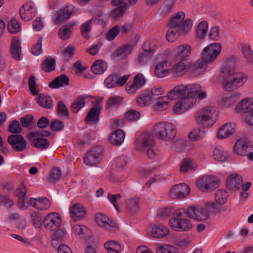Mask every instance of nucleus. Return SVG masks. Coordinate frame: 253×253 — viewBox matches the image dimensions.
<instances>
[{
	"label": "nucleus",
	"mask_w": 253,
	"mask_h": 253,
	"mask_svg": "<svg viewBox=\"0 0 253 253\" xmlns=\"http://www.w3.org/2000/svg\"><path fill=\"white\" fill-rule=\"evenodd\" d=\"M235 61V57L229 58L221 69L223 87L227 90L239 87L247 81V78L244 74L236 72Z\"/></svg>",
	"instance_id": "nucleus-3"
},
{
	"label": "nucleus",
	"mask_w": 253,
	"mask_h": 253,
	"mask_svg": "<svg viewBox=\"0 0 253 253\" xmlns=\"http://www.w3.org/2000/svg\"><path fill=\"white\" fill-rule=\"evenodd\" d=\"M176 248L172 246L165 245L157 248V253H175Z\"/></svg>",
	"instance_id": "nucleus-64"
},
{
	"label": "nucleus",
	"mask_w": 253,
	"mask_h": 253,
	"mask_svg": "<svg viewBox=\"0 0 253 253\" xmlns=\"http://www.w3.org/2000/svg\"><path fill=\"white\" fill-rule=\"evenodd\" d=\"M218 112L213 105L205 106L195 112L194 119L197 124L204 127H210L218 119Z\"/></svg>",
	"instance_id": "nucleus-4"
},
{
	"label": "nucleus",
	"mask_w": 253,
	"mask_h": 253,
	"mask_svg": "<svg viewBox=\"0 0 253 253\" xmlns=\"http://www.w3.org/2000/svg\"><path fill=\"white\" fill-rule=\"evenodd\" d=\"M235 61V57L229 58L221 69L223 87L227 90L239 87L247 81V78L244 74L236 72Z\"/></svg>",
	"instance_id": "nucleus-2"
},
{
	"label": "nucleus",
	"mask_w": 253,
	"mask_h": 253,
	"mask_svg": "<svg viewBox=\"0 0 253 253\" xmlns=\"http://www.w3.org/2000/svg\"><path fill=\"white\" fill-rule=\"evenodd\" d=\"M120 32V28L119 26L116 25L112 28L106 35L107 40L112 41L114 40Z\"/></svg>",
	"instance_id": "nucleus-63"
},
{
	"label": "nucleus",
	"mask_w": 253,
	"mask_h": 253,
	"mask_svg": "<svg viewBox=\"0 0 253 253\" xmlns=\"http://www.w3.org/2000/svg\"><path fill=\"white\" fill-rule=\"evenodd\" d=\"M32 145L39 149L43 150L48 147L49 142L45 138H35L32 141Z\"/></svg>",
	"instance_id": "nucleus-53"
},
{
	"label": "nucleus",
	"mask_w": 253,
	"mask_h": 253,
	"mask_svg": "<svg viewBox=\"0 0 253 253\" xmlns=\"http://www.w3.org/2000/svg\"><path fill=\"white\" fill-rule=\"evenodd\" d=\"M169 100L168 93L167 96H160L157 98L155 101L154 109L158 111H163L166 109L169 106Z\"/></svg>",
	"instance_id": "nucleus-37"
},
{
	"label": "nucleus",
	"mask_w": 253,
	"mask_h": 253,
	"mask_svg": "<svg viewBox=\"0 0 253 253\" xmlns=\"http://www.w3.org/2000/svg\"><path fill=\"white\" fill-rule=\"evenodd\" d=\"M213 158L215 160L219 162H224L227 160L228 154L223 148L218 146L216 147L213 153Z\"/></svg>",
	"instance_id": "nucleus-45"
},
{
	"label": "nucleus",
	"mask_w": 253,
	"mask_h": 253,
	"mask_svg": "<svg viewBox=\"0 0 253 253\" xmlns=\"http://www.w3.org/2000/svg\"><path fill=\"white\" fill-rule=\"evenodd\" d=\"M103 155V150L101 146H94L86 153L84 163L88 166H95L99 163Z\"/></svg>",
	"instance_id": "nucleus-9"
},
{
	"label": "nucleus",
	"mask_w": 253,
	"mask_h": 253,
	"mask_svg": "<svg viewBox=\"0 0 253 253\" xmlns=\"http://www.w3.org/2000/svg\"><path fill=\"white\" fill-rule=\"evenodd\" d=\"M234 150L236 154L241 156H246L248 152L252 150V149L246 139L241 138L235 143Z\"/></svg>",
	"instance_id": "nucleus-20"
},
{
	"label": "nucleus",
	"mask_w": 253,
	"mask_h": 253,
	"mask_svg": "<svg viewBox=\"0 0 253 253\" xmlns=\"http://www.w3.org/2000/svg\"><path fill=\"white\" fill-rule=\"evenodd\" d=\"M51 231L53 232L52 240L53 246L57 245L58 242L62 241L66 237V231L61 227L58 229Z\"/></svg>",
	"instance_id": "nucleus-38"
},
{
	"label": "nucleus",
	"mask_w": 253,
	"mask_h": 253,
	"mask_svg": "<svg viewBox=\"0 0 253 253\" xmlns=\"http://www.w3.org/2000/svg\"><path fill=\"white\" fill-rule=\"evenodd\" d=\"M21 26L19 22L14 19H11L8 23L7 25V29L9 33L11 34H15L20 31Z\"/></svg>",
	"instance_id": "nucleus-58"
},
{
	"label": "nucleus",
	"mask_w": 253,
	"mask_h": 253,
	"mask_svg": "<svg viewBox=\"0 0 253 253\" xmlns=\"http://www.w3.org/2000/svg\"><path fill=\"white\" fill-rule=\"evenodd\" d=\"M92 19H90L84 23L81 27V31L83 36L86 39L90 38L89 33L91 30V25Z\"/></svg>",
	"instance_id": "nucleus-60"
},
{
	"label": "nucleus",
	"mask_w": 253,
	"mask_h": 253,
	"mask_svg": "<svg viewBox=\"0 0 253 253\" xmlns=\"http://www.w3.org/2000/svg\"><path fill=\"white\" fill-rule=\"evenodd\" d=\"M154 142V136L150 132L144 133L139 138L135 140L137 149L143 151L150 147H153Z\"/></svg>",
	"instance_id": "nucleus-14"
},
{
	"label": "nucleus",
	"mask_w": 253,
	"mask_h": 253,
	"mask_svg": "<svg viewBox=\"0 0 253 253\" xmlns=\"http://www.w3.org/2000/svg\"><path fill=\"white\" fill-rule=\"evenodd\" d=\"M198 84H180L176 85L168 92L169 100L179 99L173 107V112L176 115L182 114L187 111L196 103V94L200 90Z\"/></svg>",
	"instance_id": "nucleus-1"
},
{
	"label": "nucleus",
	"mask_w": 253,
	"mask_h": 253,
	"mask_svg": "<svg viewBox=\"0 0 253 253\" xmlns=\"http://www.w3.org/2000/svg\"><path fill=\"white\" fill-rule=\"evenodd\" d=\"M107 68L106 63L102 60L95 61L91 67V71L95 74L103 73Z\"/></svg>",
	"instance_id": "nucleus-41"
},
{
	"label": "nucleus",
	"mask_w": 253,
	"mask_h": 253,
	"mask_svg": "<svg viewBox=\"0 0 253 253\" xmlns=\"http://www.w3.org/2000/svg\"><path fill=\"white\" fill-rule=\"evenodd\" d=\"M145 84V80L141 74H137L134 78L132 83L129 82L126 85V89L129 93H135Z\"/></svg>",
	"instance_id": "nucleus-17"
},
{
	"label": "nucleus",
	"mask_w": 253,
	"mask_h": 253,
	"mask_svg": "<svg viewBox=\"0 0 253 253\" xmlns=\"http://www.w3.org/2000/svg\"><path fill=\"white\" fill-rule=\"evenodd\" d=\"M221 44L219 43H213L205 47L201 58L208 65L213 63L221 52Z\"/></svg>",
	"instance_id": "nucleus-7"
},
{
	"label": "nucleus",
	"mask_w": 253,
	"mask_h": 253,
	"mask_svg": "<svg viewBox=\"0 0 253 253\" xmlns=\"http://www.w3.org/2000/svg\"><path fill=\"white\" fill-rule=\"evenodd\" d=\"M122 98L120 96H110L105 101V108L108 111L117 108L122 103Z\"/></svg>",
	"instance_id": "nucleus-32"
},
{
	"label": "nucleus",
	"mask_w": 253,
	"mask_h": 253,
	"mask_svg": "<svg viewBox=\"0 0 253 253\" xmlns=\"http://www.w3.org/2000/svg\"><path fill=\"white\" fill-rule=\"evenodd\" d=\"M37 102L41 106L45 108L50 109L52 107L51 98L48 95L40 94L38 98Z\"/></svg>",
	"instance_id": "nucleus-49"
},
{
	"label": "nucleus",
	"mask_w": 253,
	"mask_h": 253,
	"mask_svg": "<svg viewBox=\"0 0 253 253\" xmlns=\"http://www.w3.org/2000/svg\"><path fill=\"white\" fill-rule=\"evenodd\" d=\"M69 83V79L65 75H61L56 77L49 84V87L53 88H57L60 86L67 85Z\"/></svg>",
	"instance_id": "nucleus-36"
},
{
	"label": "nucleus",
	"mask_w": 253,
	"mask_h": 253,
	"mask_svg": "<svg viewBox=\"0 0 253 253\" xmlns=\"http://www.w3.org/2000/svg\"><path fill=\"white\" fill-rule=\"evenodd\" d=\"M174 210L169 207H164L157 210V215L161 217H168L172 214Z\"/></svg>",
	"instance_id": "nucleus-62"
},
{
	"label": "nucleus",
	"mask_w": 253,
	"mask_h": 253,
	"mask_svg": "<svg viewBox=\"0 0 253 253\" xmlns=\"http://www.w3.org/2000/svg\"><path fill=\"white\" fill-rule=\"evenodd\" d=\"M26 193L27 190L23 183H21L14 191L15 195L19 199L22 200L21 207L24 206V198L26 196Z\"/></svg>",
	"instance_id": "nucleus-57"
},
{
	"label": "nucleus",
	"mask_w": 253,
	"mask_h": 253,
	"mask_svg": "<svg viewBox=\"0 0 253 253\" xmlns=\"http://www.w3.org/2000/svg\"><path fill=\"white\" fill-rule=\"evenodd\" d=\"M185 17V13L182 11H179L175 14L171 18L169 25L180 28L182 22L183 21Z\"/></svg>",
	"instance_id": "nucleus-42"
},
{
	"label": "nucleus",
	"mask_w": 253,
	"mask_h": 253,
	"mask_svg": "<svg viewBox=\"0 0 253 253\" xmlns=\"http://www.w3.org/2000/svg\"><path fill=\"white\" fill-rule=\"evenodd\" d=\"M242 181L241 175L236 173L232 174L227 179V185L231 190H237L240 188Z\"/></svg>",
	"instance_id": "nucleus-28"
},
{
	"label": "nucleus",
	"mask_w": 253,
	"mask_h": 253,
	"mask_svg": "<svg viewBox=\"0 0 253 253\" xmlns=\"http://www.w3.org/2000/svg\"><path fill=\"white\" fill-rule=\"evenodd\" d=\"M8 142L17 152L23 151L26 147L27 142L22 135H10L7 138Z\"/></svg>",
	"instance_id": "nucleus-15"
},
{
	"label": "nucleus",
	"mask_w": 253,
	"mask_h": 253,
	"mask_svg": "<svg viewBox=\"0 0 253 253\" xmlns=\"http://www.w3.org/2000/svg\"><path fill=\"white\" fill-rule=\"evenodd\" d=\"M127 8L126 4H123L112 10L110 16L114 19H118L123 16Z\"/></svg>",
	"instance_id": "nucleus-52"
},
{
	"label": "nucleus",
	"mask_w": 253,
	"mask_h": 253,
	"mask_svg": "<svg viewBox=\"0 0 253 253\" xmlns=\"http://www.w3.org/2000/svg\"><path fill=\"white\" fill-rule=\"evenodd\" d=\"M236 112L238 113H248L253 111V98H246L242 99L237 105Z\"/></svg>",
	"instance_id": "nucleus-23"
},
{
	"label": "nucleus",
	"mask_w": 253,
	"mask_h": 253,
	"mask_svg": "<svg viewBox=\"0 0 253 253\" xmlns=\"http://www.w3.org/2000/svg\"><path fill=\"white\" fill-rule=\"evenodd\" d=\"M208 64L201 58L196 62L189 64V73L194 77H197L204 72Z\"/></svg>",
	"instance_id": "nucleus-18"
},
{
	"label": "nucleus",
	"mask_w": 253,
	"mask_h": 253,
	"mask_svg": "<svg viewBox=\"0 0 253 253\" xmlns=\"http://www.w3.org/2000/svg\"><path fill=\"white\" fill-rule=\"evenodd\" d=\"M36 8L34 3L29 1L24 3L20 8L19 13L21 19L27 21L32 19L35 16Z\"/></svg>",
	"instance_id": "nucleus-16"
},
{
	"label": "nucleus",
	"mask_w": 253,
	"mask_h": 253,
	"mask_svg": "<svg viewBox=\"0 0 253 253\" xmlns=\"http://www.w3.org/2000/svg\"><path fill=\"white\" fill-rule=\"evenodd\" d=\"M70 213L74 221H77L85 215V209L80 204H75L70 208Z\"/></svg>",
	"instance_id": "nucleus-26"
},
{
	"label": "nucleus",
	"mask_w": 253,
	"mask_h": 253,
	"mask_svg": "<svg viewBox=\"0 0 253 253\" xmlns=\"http://www.w3.org/2000/svg\"><path fill=\"white\" fill-rule=\"evenodd\" d=\"M125 136V134L122 130L117 129L111 135V142L114 145H120L124 141Z\"/></svg>",
	"instance_id": "nucleus-33"
},
{
	"label": "nucleus",
	"mask_w": 253,
	"mask_h": 253,
	"mask_svg": "<svg viewBox=\"0 0 253 253\" xmlns=\"http://www.w3.org/2000/svg\"><path fill=\"white\" fill-rule=\"evenodd\" d=\"M185 61L179 60L171 69L172 75L174 77H180L185 75L189 70V64Z\"/></svg>",
	"instance_id": "nucleus-25"
},
{
	"label": "nucleus",
	"mask_w": 253,
	"mask_h": 253,
	"mask_svg": "<svg viewBox=\"0 0 253 253\" xmlns=\"http://www.w3.org/2000/svg\"><path fill=\"white\" fill-rule=\"evenodd\" d=\"M158 47V42L156 39H152L145 42L143 45L145 52L152 55L154 53Z\"/></svg>",
	"instance_id": "nucleus-40"
},
{
	"label": "nucleus",
	"mask_w": 253,
	"mask_h": 253,
	"mask_svg": "<svg viewBox=\"0 0 253 253\" xmlns=\"http://www.w3.org/2000/svg\"><path fill=\"white\" fill-rule=\"evenodd\" d=\"M127 164V159L125 156H121L117 157L114 163L113 166L117 170L120 171L125 169Z\"/></svg>",
	"instance_id": "nucleus-51"
},
{
	"label": "nucleus",
	"mask_w": 253,
	"mask_h": 253,
	"mask_svg": "<svg viewBox=\"0 0 253 253\" xmlns=\"http://www.w3.org/2000/svg\"><path fill=\"white\" fill-rule=\"evenodd\" d=\"M31 221L33 226L37 229L41 228L42 223V218L40 213L34 211L30 214Z\"/></svg>",
	"instance_id": "nucleus-47"
},
{
	"label": "nucleus",
	"mask_w": 253,
	"mask_h": 253,
	"mask_svg": "<svg viewBox=\"0 0 253 253\" xmlns=\"http://www.w3.org/2000/svg\"><path fill=\"white\" fill-rule=\"evenodd\" d=\"M30 204L34 208L41 211H44L49 208L50 201L46 197L31 198L29 199Z\"/></svg>",
	"instance_id": "nucleus-19"
},
{
	"label": "nucleus",
	"mask_w": 253,
	"mask_h": 253,
	"mask_svg": "<svg viewBox=\"0 0 253 253\" xmlns=\"http://www.w3.org/2000/svg\"><path fill=\"white\" fill-rule=\"evenodd\" d=\"M196 185L202 191H211L218 187V180L213 176H203L197 180Z\"/></svg>",
	"instance_id": "nucleus-8"
},
{
	"label": "nucleus",
	"mask_w": 253,
	"mask_h": 253,
	"mask_svg": "<svg viewBox=\"0 0 253 253\" xmlns=\"http://www.w3.org/2000/svg\"><path fill=\"white\" fill-rule=\"evenodd\" d=\"M184 212L189 218L197 220H204L209 217V212L205 208L192 206L184 210Z\"/></svg>",
	"instance_id": "nucleus-11"
},
{
	"label": "nucleus",
	"mask_w": 253,
	"mask_h": 253,
	"mask_svg": "<svg viewBox=\"0 0 253 253\" xmlns=\"http://www.w3.org/2000/svg\"><path fill=\"white\" fill-rule=\"evenodd\" d=\"M100 109V105L97 102L94 107L91 108L87 113L84 120L85 123L91 124L96 123L99 120Z\"/></svg>",
	"instance_id": "nucleus-21"
},
{
	"label": "nucleus",
	"mask_w": 253,
	"mask_h": 253,
	"mask_svg": "<svg viewBox=\"0 0 253 253\" xmlns=\"http://www.w3.org/2000/svg\"><path fill=\"white\" fill-rule=\"evenodd\" d=\"M132 50V45L131 44H126L117 49L113 53V56L115 58L120 57L124 58L129 55Z\"/></svg>",
	"instance_id": "nucleus-35"
},
{
	"label": "nucleus",
	"mask_w": 253,
	"mask_h": 253,
	"mask_svg": "<svg viewBox=\"0 0 253 253\" xmlns=\"http://www.w3.org/2000/svg\"><path fill=\"white\" fill-rule=\"evenodd\" d=\"M42 223L44 227L47 230H55L61 227V217L57 212L49 213L44 216Z\"/></svg>",
	"instance_id": "nucleus-10"
},
{
	"label": "nucleus",
	"mask_w": 253,
	"mask_h": 253,
	"mask_svg": "<svg viewBox=\"0 0 253 253\" xmlns=\"http://www.w3.org/2000/svg\"><path fill=\"white\" fill-rule=\"evenodd\" d=\"M208 29V24L205 21L201 22L197 26V36L199 39H203L207 35Z\"/></svg>",
	"instance_id": "nucleus-54"
},
{
	"label": "nucleus",
	"mask_w": 253,
	"mask_h": 253,
	"mask_svg": "<svg viewBox=\"0 0 253 253\" xmlns=\"http://www.w3.org/2000/svg\"><path fill=\"white\" fill-rule=\"evenodd\" d=\"M61 176L60 169L57 167H53L49 172L48 181L54 183L58 180Z\"/></svg>",
	"instance_id": "nucleus-56"
},
{
	"label": "nucleus",
	"mask_w": 253,
	"mask_h": 253,
	"mask_svg": "<svg viewBox=\"0 0 253 253\" xmlns=\"http://www.w3.org/2000/svg\"><path fill=\"white\" fill-rule=\"evenodd\" d=\"M241 47L244 58L249 64L253 65V52L250 45L248 43H242Z\"/></svg>",
	"instance_id": "nucleus-34"
},
{
	"label": "nucleus",
	"mask_w": 253,
	"mask_h": 253,
	"mask_svg": "<svg viewBox=\"0 0 253 253\" xmlns=\"http://www.w3.org/2000/svg\"><path fill=\"white\" fill-rule=\"evenodd\" d=\"M153 97L150 95V93L144 92L137 98L136 102L139 106L143 107L149 105Z\"/></svg>",
	"instance_id": "nucleus-48"
},
{
	"label": "nucleus",
	"mask_w": 253,
	"mask_h": 253,
	"mask_svg": "<svg viewBox=\"0 0 253 253\" xmlns=\"http://www.w3.org/2000/svg\"><path fill=\"white\" fill-rule=\"evenodd\" d=\"M236 125L234 123H228L223 125L219 129L217 135L219 139L226 138L235 132Z\"/></svg>",
	"instance_id": "nucleus-24"
},
{
	"label": "nucleus",
	"mask_w": 253,
	"mask_h": 253,
	"mask_svg": "<svg viewBox=\"0 0 253 253\" xmlns=\"http://www.w3.org/2000/svg\"><path fill=\"white\" fill-rule=\"evenodd\" d=\"M192 52L191 46L186 43L175 46L172 51L173 57L178 60L186 61Z\"/></svg>",
	"instance_id": "nucleus-12"
},
{
	"label": "nucleus",
	"mask_w": 253,
	"mask_h": 253,
	"mask_svg": "<svg viewBox=\"0 0 253 253\" xmlns=\"http://www.w3.org/2000/svg\"><path fill=\"white\" fill-rule=\"evenodd\" d=\"M205 135V132L200 128L197 127L193 129L188 134L189 139L192 141H199L203 138Z\"/></svg>",
	"instance_id": "nucleus-46"
},
{
	"label": "nucleus",
	"mask_w": 253,
	"mask_h": 253,
	"mask_svg": "<svg viewBox=\"0 0 253 253\" xmlns=\"http://www.w3.org/2000/svg\"><path fill=\"white\" fill-rule=\"evenodd\" d=\"M73 231L77 235H85L89 236L90 233L89 229L83 225H75L73 227Z\"/></svg>",
	"instance_id": "nucleus-59"
},
{
	"label": "nucleus",
	"mask_w": 253,
	"mask_h": 253,
	"mask_svg": "<svg viewBox=\"0 0 253 253\" xmlns=\"http://www.w3.org/2000/svg\"><path fill=\"white\" fill-rule=\"evenodd\" d=\"M89 95H82L78 97V98L74 101L71 107V111L76 114L78 111L84 108L85 104V99L89 97Z\"/></svg>",
	"instance_id": "nucleus-31"
},
{
	"label": "nucleus",
	"mask_w": 253,
	"mask_h": 253,
	"mask_svg": "<svg viewBox=\"0 0 253 253\" xmlns=\"http://www.w3.org/2000/svg\"><path fill=\"white\" fill-rule=\"evenodd\" d=\"M228 198V194L225 190L218 189L216 192L215 199L219 204H224L226 203Z\"/></svg>",
	"instance_id": "nucleus-55"
},
{
	"label": "nucleus",
	"mask_w": 253,
	"mask_h": 253,
	"mask_svg": "<svg viewBox=\"0 0 253 253\" xmlns=\"http://www.w3.org/2000/svg\"><path fill=\"white\" fill-rule=\"evenodd\" d=\"M184 211H176L172 218L169 220V226L176 231L184 232L191 230L193 225L191 221L184 217Z\"/></svg>",
	"instance_id": "nucleus-6"
},
{
	"label": "nucleus",
	"mask_w": 253,
	"mask_h": 253,
	"mask_svg": "<svg viewBox=\"0 0 253 253\" xmlns=\"http://www.w3.org/2000/svg\"><path fill=\"white\" fill-rule=\"evenodd\" d=\"M95 220L98 225L102 226L108 230L117 226L116 223L110 220L106 215L102 214H98L95 216Z\"/></svg>",
	"instance_id": "nucleus-30"
},
{
	"label": "nucleus",
	"mask_w": 253,
	"mask_h": 253,
	"mask_svg": "<svg viewBox=\"0 0 253 253\" xmlns=\"http://www.w3.org/2000/svg\"><path fill=\"white\" fill-rule=\"evenodd\" d=\"M170 71V63L168 61H163L157 64L154 72L157 77L163 78L168 75Z\"/></svg>",
	"instance_id": "nucleus-22"
},
{
	"label": "nucleus",
	"mask_w": 253,
	"mask_h": 253,
	"mask_svg": "<svg viewBox=\"0 0 253 253\" xmlns=\"http://www.w3.org/2000/svg\"><path fill=\"white\" fill-rule=\"evenodd\" d=\"M190 192L188 185L180 183L173 186L170 190L169 195L173 199L183 198L187 196Z\"/></svg>",
	"instance_id": "nucleus-13"
},
{
	"label": "nucleus",
	"mask_w": 253,
	"mask_h": 253,
	"mask_svg": "<svg viewBox=\"0 0 253 253\" xmlns=\"http://www.w3.org/2000/svg\"><path fill=\"white\" fill-rule=\"evenodd\" d=\"M117 76L115 74L109 75L104 81V84L109 88H114L117 85Z\"/></svg>",
	"instance_id": "nucleus-61"
},
{
	"label": "nucleus",
	"mask_w": 253,
	"mask_h": 253,
	"mask_svg": "<svg viewBox=\"0 0 253 253\" xmlns=\"http://www.w3.org/2000/svg\"><path fill=\"white\" fill-rule=\"evenodd\" d=\"M153 132L158 139L171 141L173 140L176 134V126L168 122H160L153 126Z\"/></svg>",
	"instance_id": "nucleus-5"
},
{
	"label": "nucleus",
	"mask_w": 253,
	"mask_h": 253,
	"mask_svg": "<svg viewBox=\"0 0 253 253\" xmlns=\"http://www.w3.org/2000/svg\"><path fill=\"white\" fill-rule=\"evenodd\" d=\"M174 3V0H165L160 8L161 15L166 16L169 14L171 11Z\"/></svg>",
	"instance_id": "nucleus-44"
},
{
	"label": "nucleus",
	"mask_w": 253,
	"mask_h": 253,
	"mask_svg": "<svg viewBox=\"0 0 253 253\" xmlns=\"http://www.w3.org/2000/svg\"><path fill=\"white\" fill-rule=\"evenodd\" d=\"M10 52L12 57L16 60L21 58V43L17 38H13L11 42Z\"/></svg>",
	"instance_id": "nucleus-29"
},
{
	"label": "nucleus",
	"mask_w": 253,
	"mask_h": 253,
	"mask_svg": "<svg viewBox=\"0 0 253 253\" xmlns=\"http://www.w3.org/2000/svg\"><path fill=\"white\" fill-rule=\"evenodd\" d=\"M104 247L108 253H118L121 250L120 244L114 241H109L104 244Z\"/></svg>",
	"instance_id": "nucleus-50"
},
{
	"label": "nucleus",
	"mask_w": 253,
	"mask_h": 253,
	"mask_svg": "<svg viewBox=\"0 0 253 253\" xmlns=\"http://www.w3.org/2000/svg\"><path fill=\"white\" fill-rule=\"evenodd\" d=\"M181 34H182V33L179 28H176L169 25V28L166 35V38L169 42H173L178 38Z\"/></svg>",
	"instance_id": "nucleus-39"
},
{
	"label": "nucleus",
	"mask_w": 253,
	"mask_h": 253,
	"mask_svg": "<svg viewBox=\"0 0 253 253\" xmlns=\"http://www.w3.org/2000/svg\"><path fill=\"white\" fill-rule=\"evenodd\" d=\"M41 67L42 69L45 72L52 71L55 68V60L49 57L43 61Z\"/></svg>",
	"instance_id": "nucleus-43"
},
{
	"label": "nucleus",
	"mask_w": 253,
	"mask_h": 253,
	"mask_svg": "<svg viewBox=\"0 0 253 253\" xmlns=\"http://www.w3.org/2000/svg\"><path fill=\"white\" fill-rule=\"evenodd\" d=\"M151 236L154 238H160L167 236L169 233V229L162 225H152L150 227Z\"/></svg>",
	"instance_id": "nucleus-27"
}]
</instances>
